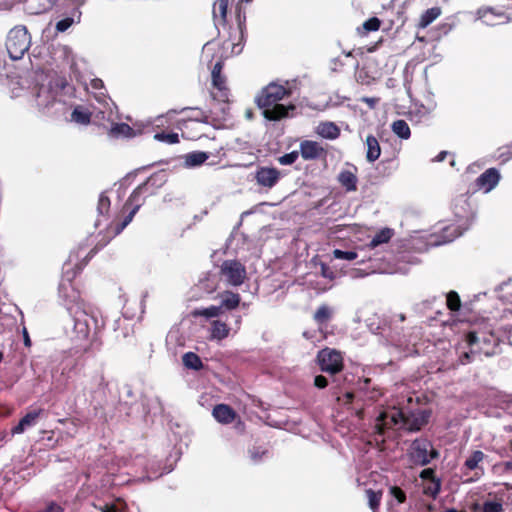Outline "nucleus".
Segmentation results:
<instances>
[{"label":"nucleus","instance_id":"obj_32","mask_svg":"<svg viewBox=\"0 0 512 512\" xmlns=\"http://www.w3.org/2000/svg\"><path fill=\"white\" fill-rule=\"evenodd\" d=\"M441 14V10L438 7H433L426 10L420 18V27L425 28L430 25L436 18Z\"/></svg>","mask_w":512,"mask_h":512},{"label":"nucleus","instance_id":"obj_12","mask_svg":"<svg viewBox=\"0 0 512 512\" xmlns=\"http://www.w3.org/2000/svg\"><path fill=\"white\" fill-rule=\"evenodd\" d=\"M223 62L217 61L212 69V85L220 92V99L226 101L228 99V89L226 87V78L222 75Z\"/></svg>","mask_w":512,"mask_h":512},{"label":"nucleus","instance_id":"obj_21","mask_svg":"<svg viewBox=\"0 0 512 512\" xmlns=\"http://www.w3.org/2000/svg\"><path fill=\"white\" fill-rule=\"evenodd\" d=\"M338 182L342 187L346 189L348 192L355 191L357 189V176L350 170H343L339 173Z\"/></svg>","mask_w":512,"mask_h":512},{"label":"nucleus","instance_id":"obj_29","mask_svg":"<svg viewBox=\"0 0 512 512\" xmlns=\"http://www.w3.org/2000/svg\"><path fill=\"white\" fill-rule=\"evenodd\" d=\"M182 361L184 366L188 369L198 371L203 367L200 357L193 352L185 353L182 357Z\"/></svg>","mask_w":512,"mask_h":512},{"label":"nucleus","instance_id":"obj_15","mask_svg":"<svg viewBox=\"0 0 512 512\" xmlns=\"http://www.w3.org/2000/svg\"><path fill=\"white\" fill-rule=\"evenodd\" d=\"M500 174L497 169L490 168L482 173L476 180V184L485 192L491 191L499 182Z\"/></svg>","mask_w":512,"mask_h":512},{"label":"nucleus","instance_id":"obj_4","mask_svg":"<svg viewBox=\"0 0 512 512\" xmlns=\"http://www.w3.org/2000/svg\"><path fill=\"white\" fill-rule=\"evenodd\" d=\"M407 456L411 464L415 466H426L433 459L439 457V452L434 448L429 439L420 437L412 441Z\"/></svg>","mask_w":512,"mask_h":512},{"label":"nucleus","instance_id":"obj_20","mask_svg":"<svg viewBox=\"0 0 512 512\" xmlns=\"http://www.w3.org/2000/svg\"><path fill=\"white\" fill-rule=\"evenodd\" d=\"M233 0H216L213 5V19L215 22V25L218 26L220 24H225L226 22V16H227V9L230 3H232Z\"/></svg>","mask_w":512,"mask_h":512},{"label":"nucleus","instance_id":"obj_14","mask_svg":"<svg viewBox=\"0 0 512 512\" xmlns=\"http://www.w3.org/2000/svg\"><path fill=\"white\" fill-rule=\"evenodd\" d=\"M300 153L304 160H315L324 156L326 151L318 142L305 140L300 144Z\"/></svg>","mask_w":512,"mask_h":512},{"label":"nucleus","instance_id":"obj_8","mask_svg":"<svg viewBox=\"0 0 512 512\" xmlns=\"http://www.w3.org/2000/svg\"><path fill=\"white\" fill-rule=\"evenodd\" d=\"M221 274L229 285L240 286L246 278V269L237 260H225L221 265Z\"/></svg>","mask_w":512,"mask_h":512},{"label":"nucleus","instance_id":"obj_27","mask_svg":"<svg viewBox=\"0 0 512 512\" xmlns=\"http://www.w3.org/2000/svg\"><path fill=\"white\" fill-rule=\"evenodd\" d=\"M91 112L83 106H76L71 114V120L75 123L86 125L90 122Z\"/></svg>","mask_w":512,"mask_h":512},{"label":"nucleus","instance_id":"obj_1","mask_svg":"<svg viewBox=\"0 0 512 512\" xmlns=\"http://www.w3.org/2000/svg\"><path fill=\"white\" fill-rule=\"evenodd\" d=\"M59 295L72 319L71 340L77 347L86 349L91 332L98 330L103 323H100L98 318L87 310L79 291L70 280H63L60 283Z\"/></svg>","mask_w":512,"mask_h":512},{"label":"nucleus","instance_id":"obj_31","mask_svg":"<svg viewBox=\"0 0 512 512\" xmlns=\"http://www.w3.org/2000/svg\"><path fill=\"white\" fill-rule=\"evenodd\" d=\"M55 101V94L51 91L40 88L38 94H37V104L40 107L47 108L49 107L53 102Z\"/></svg>","mask_w":512,"mask_h":512},{"label":"nucleus","instance_id":"obj_10","mask_svg":"<svg viewBox=\"0 0 512 512\" xmlns=\"http://www.w3.org/2000/svg\"><path fill=\"white\" fill-rule=\"evenodd\" d=\"M281 178V173L274 167H259L255 172V180L261 187L271 189Z\"/></svg>","mask_w":512,"mask_h":512},{"label":"nucleus","instance_id":"obj_19","mask_svg":"<svg viewBox=\"0 0 512 512\" xmlns=\"http://www.w3.org/2000/svg\"><path fill=\"white\" fill-rule=\"evenodd\" d=\"M316 133L322 138L335 140L340 136V129L334 122L325 121L318 124Z\"/></svg>","mask_w":512,"mask_h":512},{"label":"nucleus","instance_id":"obj_41","mask_svg":"<svg viewBox=\"0 0 512 512\" xmlns=\"http://www.w3.org/2000/svg\"><path fill=\"white\" fill-rule=\"evenodd\" d=\"M333 256L336 259H342L347 261H352L357 258V253L354 251H343L340 249H335L333 251Z\"/></svg>","mask_w":512,"mask_h":512},{"label":"nucleus","instance_id":"obj_45","mask_svg":"<svg viewBox=\"0 0 512 512\" xmlns=\"http://www.w3.org/2000/svg\"><path fill=\"white\" fill-rule=\"evenodd\" d=\"M380 24V20L376 17H373L364 22L363 28L368 32L377 31L380 28Z\"/></svg>","mask_w":512,"mask_h":512},{"label":"nucleus","instance_id":"obj_54","mask_svg":"<svg viewBox=\"0 0 512 512\" xmlns=\"http://www.w3.org/2000/svg\"><path fill=\"white\" fill-rule=\"evenodd\" d=\"M360 101L366 103L370 109H374L376 107V105L379 103L380 98H378V97H362L360 99Z\"/></svg>","mask_w":512,"mask_h":512},{"label":"nucleus","instance_id":"obj_59","mask_svg":"<svg viewBox=\"0 0 512 512\" xmlns=\"http://www.w3.org/2000/svg\"><path fill=\"white\" fill-rule=\"evenodd\" d=\"M237 18H238L239 29H240L241 33H243L244 22H245V19H246L245 14L242 17L241 12L239 11L238 14H237Z\"/></svg>","mask_w":512,"mask_h":512},{"label":"nucleus","instance_id":"obj_33","mask_svg":"<svg viewBox=\"0 0 512 512\" xmlns=\"http://www.w3.org/2000/svg\"><path fill=\"white\" fill-rule=\"evenodd\" d=\"M110 134L114 137H131L133 136L134 132L133 129L126 123H117L112 126L110 130Z\"/></svg>","mask_w":512,"mask_h":512},{"label":"nucleus","instance_id":"obj_30","mask_svg":"<svg viewBox=\"0 0 512 512\" xmlns=\"http://www.w3.org/2000/svg\"><path fill=\"white\" fill-rule=\"evenodd\" d=\"M365 493L368 499L369 508L372 510V512H379V507L382 499V492L367 489Z\"/></svg>","mask_w":512,"mask_h":512},{"label":"nucleus","instance_id":"obj_28","mask_svg":"<svg viewBox=\"0 0 512 512\" xmlns=\"http://www.w3.org/2000/svg\"><path fill=\"white\" fill-rule=\"evenodd\" d=\"M391 130L401 139L406 140L410 138L411 131L405 120L399 119L394 121L391 125Z\"/></svg>","mask_w":512,"mask_h":512},{"label":"nucleus","instance_id":"obj_17","mask_svg":"<svg viewBox=\"0 0 512 512\" xmlns=\"http://www.w3.org/2000/svg\"><path fill=\"white\" fill-rule=\"evenodd\" d=\"M42 412V409L28 412L24 417L20 419L19 423L12 428L11 433L13 435L22 434L26 429L33 427Z\"/></svg>","mask_w":512,"mask_h":512},{"label":"nucleus","instance_id":"obj_38","mask_svg":"<svg viewBox=\"0 0 512 512\" xmlns=\"http://www.w3.org/2000/svg\"><path fill=\"white\" fill-rule=\"evenodd\" d=\"M447 306L452 311L459 310L461 306L459 295L455 291H450L447 294Z\"/></svg>","mask_w":512,"mask_h":512},{"label":"nucleus","instance_id":"obj_40","mask_svg":"<svg viewBox=\"0 0 512 512\" xmlns=\"http://www.w3.org/2000/svg\"><path fill=\"white\" fill-rule=\"evenodd\" d=\"M503 505L498 501H485L482 505V512H503Z\"/></svg>","mask_w":512,"mask_h":512},{"label":"nucleus","instance_id":"obj_64","mask_svg":"<svg viewBox=\"0 0 512 512\" xmlns=\"http://www.w3.org/2000/svg\"><path fill=\"white\" fill-rule=\"evenodd\" d=\"M251 457L253 460H258L259 459V454L255 453V452H251Z\"/></svg>","mask_w":512,"mask_h":512},{"label":"nucleus","instance_id":"obj_39","mask_svg":"<svg viewBox=\"0 0 512 512\" xmlns=\"http://www.w3.org/2000/svg\"><path fill=\"white\" fill-rule=\"evenodd\" d=\"M389 495L396 500L397 504H402L406 501L405 492L398 486L389 487Z\"/></svg>","mask_w":512,"mask_h":512},{"label":"nucleus","instance_id":"obj_44","mask_svg":"<svg viewBox=\"0 0 512 512\" xmlns=\"http://www.w3.org/2000/svg\"><path fill=\"white\" fill-rule=\"evenodd\" d=\"M470 352H464L462 355H460L459 357V360H460V363L465 365L469 362L472 361V358L473 356L480 352V350L482 349V347H479V348H476V347H470Z\"/></svg>","mask_w":512,"mask_h":512},{"label":"nucleus","instance_id":"obj_37","mask_svg":"<svg viewBox=\"0 0 512 512\" xmlns=\"http://www.w3.org/2000/svg\"><path fill=\"white\" fill-rule=\"evenodd\" d=\"M154 139L159 142H165L167 144H175V143L179 142V135H178V133H175V132H171V133L160 132V133H156L154 135Z\"/></svg>","mask_w":512,"mask_h":512},{"label":"nucleus","instance_id":"obj_36","mask_svg":"<svg viewBox=\"0 0 512 512\" xmlns=\"http://www.w3.org/2000/svg\"><path fill=\"white\" fill-rule=\"evenodd\" d=\"M332 315L331 309L327 305H321L314 314V319L318 324L327 322Z\"/></svg>","mask_w":512,"mask_h":512},{"label":"nucleus","instance_id":"obj_35","mask_svg":"<svg viewBox=\"0 0 512 512\" xmlns=\"http://www.w3.org/2000/svg\"><path fill=\"white\" fill-rule=\"evenodd\" d=\"M467 228H465L466 230ZM464 232V229L463 230H460L459 226L457 225H450L448 227H446L444 229V240L443 242L446 243V242H451L453 241L455 238L461 236Z\"/></svg>","mask_w":512,"mask_h":512},{"label":"nucleus","instance_id":"obj_9","mask_svg":"<svg viewBox=\"0 0 512 512\" xmlns=\"http://www.w3.org/2000/svg\"><path fill=\"white\" fill-rule=\"evenodd\" d=\"M466 341L468 346L470 347H481V344H484L487 346V349H482V351L486 356L492 355L494 353V345L496 342V339L494 338L492 333H483V332H477L472 331L469 332Z\"/></svg>","mask_w":512,"mask_h":512},{"label":"nucleus","instance_id":"obj_63","mask_svg":"<svg viewBox=\"0 0 512 512\" xmlns=\"http://www.w3.org/2000/svg\"><path fill=\"white\" fill-rule=\"evenodd\" d=\"M66 84H67L66 80L65 79H61L59 84H58V86H59L60 89H64Z\"/></svg>","mask_w":512,"mask_h":512},{"label":"nucleus","instance_id":"obj_60","mask_svg":"<svg viewBox=\"0 0 512 512\" xmlns=\"http://www.w3.org/2000/svg\"><path fill=\"white\" fill-rule=\"evenodd\" d=\"M448 152L447 151H441L434 159V162H442L446 158Z\"/></svg>","mask_w":512,"mask_h":512},{"label":"nucleus","instance_id":"obj_53","mask_svg":"<svg viewBox=\"0 0 512 512\" xmlns=\"http://www.w3.org/2000/svg\"><path fill=\"white\" fill-rule=\"evenodd\" d=\"M314 385L319 389H323V388L327 387L328 379L322 375H317L314 378Z\"/></svg>","mask_w":512,"mask_h":512},{"label":"nucleus","instance_id":"obj_61","mask_svg":"<svg viewBox=\"0 0 512 512\" xmlns=\"http://www.w3.org/2000/svg\"><path fill=\"white\" fill-rule=\"evenodd\" d=\"M23 336H24V344H25V346L30 347L31 346V340L29 338V335H28V332H27L26 328L23 329Z\"/></svg>","mask_w":512,"mask_h":512},{"label":"nucleus","instance_id":"obj_34","mask_svg":"<svg viewBox=\"0 0 512 512\" xmlns=\"http://www.w3.org/2000/svg\"><path fill=\"white\" fill-rule=\"evenodd\" d=\"M222 306H210L203 309H197L194 311L195 316H203L206 318L218 317L222 313Z\"/></svg>","mask_w":512,"mask_h":512},{"label":"nucleus","instance_id":"obj_48","mask_svg":"<svg viewBox=\"0 0 512 512\" xmlns=\"http://www.w3.org/2000/svg\"><path fill=\"white\" fill-rule=\"evenodd\" d=\"M495 451L501 456V457H509L512 458V439L509 440V447H498L495 448Z\"/></svg>","mask_w":512,"mask_h":512},{"label":"nucleus","instance_id":"obj_26","mask_svg":"<svg viewBox=\"0 0 512 512\" xmlns=\"http://www.w3.org/2000/svg\"><path fill=\"white\" fill-rule=\"evenodd\" d=\"M392 235V229L384 228L374 235L367 246L371 249H374L381 244L387 243L391 239Z\"/></svg>","mask_w":512,"mask_h":512},{"label":"nucleus","instance_id":"obj_52","mask_svg":"<svg viewBox=\"0 0 512 512\" xmlns=\"http://www.w3.org/2000/svg\"><path fill=\"white\" fill-rule=\"evenodd\" d=\"M37 512H63V509L57 503L50 502L44 509L39 510Z\"/></svg>","mask_w":512,"mask_h":512},{"label":"nucleus","instance_id":"obj_47","mask_svg":"<svg viewBox=\"0 0 512 512\" xmlns=\"http://www.w3.org/2000/svg\"><path fill=\"white\" fill-rule=\"evenodd\" d=\"M101 512H124L125 507L123 504H106L99 508Z\"/></svg>","mask_w":512,"mask_h":512},{"label":"nucleus","instance_id":"obj_6","mask_svg":"<svg viewBox=\"0 0 512 512\" xmlns=\"http://www.w3.org/2000/svg\"><path fill=\"white\" fill-rule=\"evenodd\" d=\"M164 174L162 173H156L152 175L145 183L139 185L130 195L129 199L127 200L126 204L132 205L133 208L129 212V214L124 218L123 222L121 223V226L117 229V232L120 233L133 219L134 215L137 213L139 208L142 205V199L141 195L146 190V187L149 183L156 180H163Z\"/></svg>","mask_w":512,"mask_h":512},{"label":"nucleus","instance_id":"obj_56","mask_svg":"<svg viewBox=\"0 0 512 512\" xmlns=\"http://www.w3.org/2000/svg\"><path fill=\"white\" fill-rule=\"evenodd\" d=\"M420 477L422 479H431L433 481L435 480L434 470L431 468L424 469L421 471Z\"/></svg>","mask_w":512,"mask_h":512},{"label":"nucleus","instance_id":"obj_51","mask_svg":"<svg viewBox=\"0 0 512 512\" xmlns=\"http://www.w3.org/2000/svg\"><path fill=\"white\" fill-rule=\"evenodd\" d=\"M321 275L329 280H333L335 278V273L325 263L321 264Z\"/></svg>","mask_w":512,"mask_h":512},{"label":"nucleus","instance_id":"obj_22","mask_svg":"<svg viewBox=\"0 0 512 512\" xmlns=\"http://www.w3.org/2000/svg\"><path fill=\"white\" fill-rule=\"evenodd\" d=\"M184 166L193 168L202 165L208 158L209 154L202 151H194L184 155Z\"/></svg>","mask_w":512,"mask_h":512},{"label":"nucleus","instance_id":"obj_23","mask_svg":"<svg viewBox=\"0 0 512 512\" xmlns=\"http://www.w3.org/2000/svg\"><path fill=\"white\" fill-rule=\"evenodd\" d=\"M222 309L233 310L240 304L241 298L238 293L232 291H224L220 294Z\"/></svg>","mask_w":512,"mask_h":512},{"label":"nucleus","instance_id":"obj_50","mask_svg":"<svg viewBox=\"0 0 512 512\" xmlns=\"http://www.w3.org/2000/svg\"><path fill=\"white\" fill-rule=\"evenodd\" d=\"M354 399V394L352 392H345L342 396H337V401L342 403L343 405H348L352 403Z\"/></svg>","mask_w":512,"mask_h":512},{"label":"nucleus","instance_id":"obj_25","mask_svg":"<svg viewBox=\"0 0 512 512\" xmlns=\"http://www.w3.org/2000/svg\"><path fill=\"white\" fill-rule=\"evenodd\" d=\"M229 330L230 329L226 323L219 320H214L211 323V338L216 340H222L228 336Z\"/></svg>","mask_w":512,"mask_h":512},{"label":"nucleus","instance_id":"obj_62","mask_svg":"<svg viewBox=\"0 0 512 512\" xmlns=\"http://www.w3.org/2000/svg\"><path fill=\"white\" fill-rule=\"evenodd\" d=\"M506 470H512V458L504 464Z\"/></svg>","mask_w":512,"mask_h":512},{"label":"nucleus","instance_id":"obj_42","mask_svg":"<svg viewBox=\"0 0 512 512\" xmlns=\"http://www.w3.org/2000/svg\"><path fill=\"white\" fill-rule=\"evenodd\" d=\"M109 208H110V200L104 193H102L99 196L97 210H98L99 214L104 215L108 212Z\"/></svg>","mask_w":512,"mask_h":512},{"label":"nucleus","instance_id":"obj_49","mask_svg":"<svg viewBox=\"0 0 512 512\" xmlns=\"http://www.w3.org/2000/svg\"><path fill=\"white\" fill-rule=\"evenodd\" d=\"M439 492H440V481L439 480H433L432 484L425 489V493L430 494L433 497H436Z\"/></svg>","mask_w":512,"mask_h":512},{"label":"nucleus","instance_id":"obj_58","mask_svg":"<svg viewBox=\"0 0 512 512\" xmlns=\"http://www.w3.org/2000/svg\"><path fill=\"white\" fill-rule=\"evenodd\" d=\"M95 98L96 100L100 103V104H103V105H107V99H106V95L104 92H99L98 94H95Z\"/></svg>","mask_w":512,"mask_h":512},{"label":"nucleus","instance_id":"obj_18","mask_svg":"<svg viewBox=\"0 0 512 512\" xmlns=\"http://www.w3.org/2000/svg\"><path fill=\"white\" fill-rule=\"evenodd\" d=\"M212 415L214 418L223 424H229L234 421L236 413L226 404H218L213 408Z\"/></svg>","mask_w":512,"mask_h":512},{"label":"nucleus","instance_id":"obj_5","mask_svg":"<svg viewBox=\"0 0 512 512\" xmlns=\"http://www.w3.org/2000/svg\"><path fill=\"white\" fill-rule=\"evenodd\" d=\"M31 45V37L25 26H16L10 30L6 39V49L12 60L21 59Z\"/></svg>","mask_w":512,"mask_h":512},{"label":"nucleus","instance_id":"obj_13","mask_svg":"<svg viewBox=\"0 0 512 512\" xmlns=\"http://www.w3.org/2000/svg\"><path fill=\"white\" fill-rule=\"evenodd\" d=\"M486 458V455L480 451H473L464 461L462 469L465 471H474V475L476 479H479L484 474V469L481 466V463Z\"/></svg>","mask_w":512,"mask_h":512},{"label":"nucleus","instance_id":"obj_43","mask_svg":"<svg viewBox=\"0 0 512 512\" xmlns=\"http://www.w3.org/2000/svg\"><path fill=\"white\" fill-rule=\"evenodd\" d=\"M299 157V153L297 151H292L290 153L284 154L278 158V162L281 165H291L296 162Z\"/></svg>","mask_w":512,"mask_h":512},{"label":"nucleus","instance_id":"obj_46","mask_svg":"<svg viewBox=\"0 0 512 512\" xmlns=\"http://www.w3.org/2000/svg\"><path fill=\"white\" fill-rule=\"evenodd\" d=\"M73 23L74 19L72 17L64 18L56 23V30L58 32H65L72 26Z\"/></svg>","mask_w":512,"mask_h":512},{"label":"nucleus","instance_id":"obj_16","mask_svg":"<svg viewBox=\"0 0 512 512\" xmlns=\"http://www.w3.org/2000/svg\"><path fill=\"white\" fill-rule=\"evenodd\" d=\"M478 17L489 26L499 25L508 21V17L503 12H496L492 8L478 10Z\"/></svg>","mask_w":512,"mask_h":512},{"label":"nucleus","instance_id":"obj_57","mask_svg":"<svg viewBox=\"0 0 512 512\" xmlns=\"http://www.w3.org/2000/svg\"><path fill=\"white\" fill-rule=\"evenodd\" d=\"M90 85L93 90H102L104 88L103 81L98 78L91 80Z\"/></svg>","mask_w":512,"mask_h":512},{"label":"nucleus","instance_id":"obj_3","mask_svg":"<svg viewBox=\"0 0 512 512\" xmlns=\"http://www.w3.org/2000/svg\"><path fill=\"white\" fill-rule=\"evenodd\" d=\"M291 90L278 83H270L256 98L258 107L262 110V115L269 121H279L289 116V111L295 110V105L285 106L280 104L285 96L291 95Z\"/></svg>","mask_w":512,"mask_h":512},{"label":"nucleus","instance_id":"obj_55","mask_svg":"<svg viewBox=\"0 0 512 512\" xmlns=\"http://www.w3.org/2000/svg\"><path fill=\"white\" fill-rule=\"evenodd\" d=\"M501 150L502 152L500 153L499 158H502L503 162L512 158V149L510 147H505Z\"/></svg>","mask_w":512,"mask_h":512},{"label":"nucleus","instance_id":"obj_7","mask_svg":"<svg viewBox=\"0 0 512 512\" xmlns=\"http://www.w3.org/2000/svg\"><path fill=\"white\" fill-rule=\"evenodd\" d=\"M317 360L321 371L334 375L343 368V357L339 351L325 348L318 352Z\"/></svg>","mask_w":512,"mask_h":512},{"label":"nucleus","instance_id":"obj_2","mask_svg":"<svg viewBox=\"0 0 512 512\" xmlns=\"http://www.w3.org/2000/svg\"><path fill=\"white\" fill-rule=\"evenodd\" d=\"M430 411L418 409L409 413L396 407L381 412L375 423L378 434L384 435L390 429L416 432L421 430L429 421Z\"/></svg>","mask_w":512,"mask_h":512},{"label":"nucleus","instance_id":"obj_11","mask_svg":"<svg viewBox=\"0 0 512 512\" xmlns=\"http://www.w3.org/2000/svg\"><path fill=\"white\" fill-rule=\"evenodd\" d=\"M52 58L56 63V67L63 71L67 67L72 68L74 65V56L70 47L66 45H58L53 49Z\"/></svg>","mask_w":512,"mask_h":512},{"label":"nucleus","instance_id":"obj_24","mask_svg":"<svg viewBox=\"0 0 512 512\" xmlns=\"http://www.w3.org/2000/svg\"><path fill=\"white\" fill-rule=\"evenodd\" d=\"M367 153L366 158L369 162L376 161L381 154V148L378 140L373 135H369L366 138Z\"/></svg>","mask_w":512,"mask_h":512}]
</instances>
